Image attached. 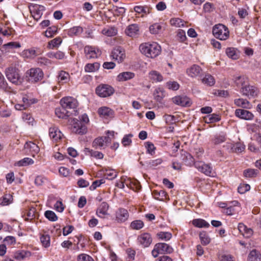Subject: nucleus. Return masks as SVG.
Returning <instances> with one entry per match:
<instances>
[{
	"label": "nucleus",
	"instance_id": "f257e3e1",
	"mask_svg": "<svg viewBox=\"0 0 261 261\" xmlns=\"http://www.w3.org/2000/svg\"><path fill=\"white\" fill-rule=\"evenodd\" d=\"M141 52L148 58H154L158 56L161 51V47L156 42L145 43L139 46Z\"/></svg>",
	"mask_w": 261,
	"mask_h": 261
},
{
	"label": "nucleus",
	"instance_id": "f03ea898",
	"mask_svg": "<svg viewBox=\"0 0 261 261\" xmlns=\"http://www.w3.org/2000/svg\"><path fill=\"white\" fill-rule=\"evenodd\" d=\"M173 252V248L169 244L165 243L156 244L151 251L153 257H157L160 254H170Z\"/></svg>",
	"mask_w": 261,
	"mask_h": 261
},
{
	"label": "nucleus",
	"instance_id": "7ed1b4c3",
	"mask_svg": "<svg viewBox=\"0 0 261 261\" xmlns=\"http://www.w3.org/2000/svg\"><path fill=\"white\" fill-rule=\"evenodd\" d=\"M213 34L217 39L226 40L229 36L228 28L222 24H216L213 29Z\"/></svg>",
	"mask_w": 261,
	"mask_h": 261
},
{
	"label": "nucleus",
	"instance_id": "20e7f679",
	"mask_svg": "<svg viewBox=\"0 0 261 261\" xmlns=\"http://www.w3.org/2000/svg\"><path fill=\"white\" fill-rule=\"evenodd\" d=\"M68 121L71 125L72 132L80 135L86 133L87 128L85 124L75 118H69Z\"/></svg>",
	"mask_w": 261,
	"mask_h": 261
},
{
	"label": "nucleus",
	"instance_id": "39448f33",
	"mask_svg": "<svg viewBox=\"0 0 261 261\" xmlns=\"http://www.w3.org/2000/svg\"><path fill=\"white\" fill-rule=\"evenodd\" d=\"M239 91L243 96H247L249 98L255 97L258 93L257 88L249 85V83L241 87Z\"/></svg>",
	"mask_w": 261,
	"mask_h": 261
},
{
	"label": "nucleus",
	"instance_id": "423d86ee",
	"mask_svg": "<svg viewBox=\"0 0 261 261\" xmlns=\"http://www.w3.org/2000/svg\"><path fill=\"white\" fill-rule=\"evenodd\" d=\"M114 92L113 88L108 85H100L96 88V93L101 97H107L112 95Z\"/></svg>",
	"mask_w": 261,
	"mask_h": 261
},
{
	"label": "nucleus",
	"instance_id": "0eeeda50",
	"mask_svg": "<svg viewBox=\"0 0 261 261\" xmlns=\"http://www.w3.org/2000/svg\"><path fill=\"white\" fill-rule=\"evenodd\" d=\"M5 74L7 79L12 83L18 84L20 81V75L17 69L9 67L6 69Z\"/></svg>",
	"mask_w": 261,
	"mask_h": 261
},
{
	"label": "nucleus",
	"instance_id": "6e6552de",
	"mask_svg": "<svg viewBox=\"0 0 261 261\" xmlns=\"http://www.w3.org/2000/svg\"><path fill=\"white\" fill-rule=\"evenodd\" d=\"M84 53L88 59H97L101 55V51L98 47L91 45L84 47Z\"/></svg>",
	"mask_w": 261,
	"mask_h": 261
},
{
	"label": "nucleus",
	"instance_id": "1a4fd4ad",
	"mask_svg": "<svg viewBox=\"0 0 261 261\" xmlns=\"http://www.w3.org/2000/svg\"><path fill=\"white\" fill-rule=\"evenodd\" d=\"M60 104L63 109H73L77 107L78 103L76 99L71 96L63 97L60 100Z\"/></svg>",
	"mask_w": 261,
	"mask_h": 261
},
{
	"label": "nucleus",
	"instance_id": "9d476101",
	"mask_svg": "<svg viewBox=\"0 0 261 261\" xmlns=\"http://www.w3.org/2000/svg\"><path fill=\"white\" fill-rule=\"evenodd\" d=\"M29 9L32 16L37 21L41 18L43 12L45 10L43 6L34 4H31L29 5Z\"/></svg>",
	"mask_w": 261,
	"mask_h": 261
},
{
	"label": "nucleus",
	"instance_id": "9b49d317",
	"mask_svg": "<svg viewBox=\"0 0 261 261\" xmlns=\"http://www.w3.org/2000/svg\"><path fill=\"white\" fill-rule=\"evenodd\" d=\"M195 167L198 171L209 176H214V173L213 172V168L209 165L202 162H196L195 163Z\"/></svg>",
	"mask_w": 261,
	"mask_h": 261
},
{
	"label": "nucleus",
	"instance_id": "f8f14e48",
	"mask_svg": "<svg viewBox=\"0 0 261 261\" xmlns=\"http://www.w3.org/2000/svg\"><path fill=\"white\" fill-rule=\"evenodd\" d=\"M27 73L29 75V80L34 82L42 80L43 77V72L39 68H31L27 71Z\"/></svg>",
	"mask_w": 261,
	"mask_h": 261
},
{
	"label": "nucleus",
	"instance_id": "ddd939ff",
	"mask_svg": "<svg viewBox=\"0 0 261 261\" xmlns=\"http://www.w3.org/2000/svg\"><path fill=\"white\" fill-rule=\"evenodd\" d=\"M111 56L113 60L121 63L125 58V50L121 47H116L112 50Z\"/></svg>",
	"mask_w": 261,
	"mask_h": 261
},
{
	"label": "nucleus",
	"instance_id": "4468645a",
	"mask_svg": "<svg viewBox=\"0 0 261 261\" xmlns=\"http://www.w3.org/2000/svg\"><path fill=\"white\" fill-rule=\"evenodd\" d=\"M137 241L143 247L146 248L150 246L152 242V238L149 233L145 232L139 235Z\"/></svg>",
	"mask_w": 261,
	"mask_h": 261
},
{
	"label": "nucleus",
	"instance_id": "2eb2a0df",
	"mask_svg": "<svg viewBox=\"0 0 261 261\" xmlns=\"http://www.w3.org/2000/svg\"><path fill=\"white\" fill-rule=\"evenodd\" d=\"M97 113L100 117L105 118H113L114 115V111L110 108L106 106L98 108Z\"/></svg>",
	"mask_w": 261,
	"mask_h": 261
},
{
	"label": "nucleus",
	"instance_id": "dca6fc26",
	"mask_svg": "<svg viewBox=\"0 0 261 261\" xmlns=\"http://www.w3.org/2000/svg\"><path fill=\"white\" fill-rule=\"evenodd\" d=\"M235 115L237 117L246 120H252L254 117L251 112L244 109H237L235 111Z\"/></svg>",
	"mask_w": 261,
	"mask_h": 261
},
{
	"label": "nucleus",
	"instance_id": "f3484780",
	"mask_svg": "<svg viewBox=\"0 0 261 261\" xmlns=\"http://www.w3.org/2000/svg\"><path fill=\"white\" fill-rule=\"evenodd\" d=\"M24 149L25 150L26 152L31 154L33 156L37 154L40 148L35 143L32 142H27L24 145Z\"/></svg>",
	"mask_w": 261,
	"mask_h": 261
},
{
	"label": "nucleus",
	"instance_id": "a211bd4d",
	"mask_svg": "<svg viewBox=\"0 0 261 261\" xmlns=\"http://www.w3.org/2000/svg\"><path fill=\"white\" fill-rule=\"evenodd\" d=\"M134 10L135 12L142 14V16H146L151 13L152 7L150 5H138L135 6Z\"/></svg>",
	"mask_w": 261,
	"mask_h": 261
},
{
	"label": "nucleus",
	"instance_id": "6ab92c4d",
	"mask_svg": "<svg viewBox=\"0 0 261 261\" xmlns=\"http://www.w3.org/2000/svg\"><path fill=\"white\" fill-rule=\"evenodd\" d=\"M116 220L119 223L126 221L129 217L127 211L124 208H119L116 212Z\"/></svg>",
	"mask_w": 261,
	"mask_h": 261
},
{
	"label": "nucleus",
	"instance_id": "aec40b11",
	"mask_svg": "<svg viewBox=\"0 0 261 261\" xmlns=\"http://www.w3.org/2000/svg\"><path fill=\"white\" fill-rule=\"evenodd\" d=\"M49 136L53 141H58L62 138L63 135L58 127H53L49 129Z\"/></svg>",
	"mask_w": 261,
	"mask_h": 261
},
{
	"label": "nucleus",
	"instance_id": "412c9836",
	"mask_svg": "<svg viewBox=\"0 0 261 261\" xmlns=\"http://www.w3.org/2000/svg\"><path fill=\"white\" fill-rule=\"evenodd\" d=\"M125 34L129 37H135L139 34V27L137 24H132L127 26L125 31Z\"/></svg>",
	"mask_w": 261,
	"mask_h": 261
},
{
	"label": "nucleus",
	"instance_id": "4be33fe9",
	"mask_svg": "<svg viewBox=\"0 0 261 261\" xmlns=\"http://www.w3.org/2000/svg\"><path fill=\"white\" fill-rule=\"evenodd\" d=\"M238 229L241 234L246 238H249L251 237L253 233V231L251 228L247 227L242 223H239Z\"/></svg>",
	"mask_w": 261,
	"mask_h": 261
},
{
	"label": "nucleus",
	"instance_id": "5701e85b",
	"mask_svg": "<svg viewBox=\"0 0 261 261\" xmlns=\"http://www.w3.org/2000/svg\"><path fill=\"white\" fill-rule=\"evenodd\" d=\"M180 160L187 166H192L195 165V162L193 157L188 152L184 151L180 154Z\"/></svg>",
	"mask_w": 261,
	"mask_h": 261
},
{
	"label": "nucleus",
	"instance_id": "b1692460",
	"mask_svg": "<svg viewBox=\"0 0 261 261\" xmlns=\"http://www.w3.org/2000/svg\"><path fill=\"white\" fill-rule=\"evenodd\" d=\"M173 102L177 105L189 106L191 104L190 99L187 96H177L172 98Z\"/></svg>",
	"mask_w": 261,
	"mask_h": 261
},
{
	"label": "nucleus",
	"instance_id": "393cba45",
	"mask_svg": "<svg viewBox=\"0 0 261 261\" xmlns=\"http://www.w3.org/2000/svg\"><path fill=\"white\" fill-rule=\"evenodd\" d=\"M165 96L166 92L165 90L160 87L156 88L153 93V99L156 102H161Z\"/></svg>",
	"mask_w": 261,
	"mask_h": 261
},
{
	"label": "nucleus",
	"instance_id": "a878e982",
	"mask_svg": "<svg viewBox=\"0 0 261 261\" xmlns=\"http://www.w3.org/2000/svg\"><path fill=\"white\" fill-rule=\"evenodd\" d=\"M109 208V204L106 202H102L96 210V215L99 218H104L105 216L108 215Z\"/></svg>",
	"mask_w": 261,
	"mask_h": 261
},
{
	"label": "nucleus",
	"instance_id": "bb28decb",
	"mask_svg": "<svg viewBox=\"0 0 261 261\" xmlns=\"http://www.w3.org/2000/svg\"><path fill=\"white\" fill-rule=\"evenodd\" d=\"M202 72V69L197 65H193L187 70L188 75L192 77L199 76Z\"/></svg>",
	"mask_w": 261,
	"mask_h": 261
},
{
	"label": "nucleus",
	"instance_id": "cd10ccee",
	"mask_svg": "<svg viewBox=\"0 0 261 261\" xmlns=\"http://www.w3.org/2000/svg\"><path fill=\"white\" fill-rule=\"evenodd\" d=\"M226 135L224 133L221 132L214 135L211 139V141L214 145H218L226 141Z\"/></svg>",
	"mask_w": 261,
	"mask_h": 261
},
{
	"label": "nucleus",
	"instance_id": "c85d7f7f",
	"mask_svg": "<svg viewBox=\"0 0 261 261\" xmlns=\"http://www.w3.org/2000/svg\"><path fill=\"white\" fill-rule=\"evenodd\" d=\"M225 53L227 57L232 60H237L240 57L239 50L234 47H227L226 49Z\"/></svg>",
	"mask_w": 261,
	"mask_h": 261
},
{
	"label": "nucleus",
	"instance_id": "c756f323",
	"mask_svg": "<svg viewBox=\"0 0 261 261\" xmlns=\"http://www.w3.org/2000/svg\"><path fill=\"white\" fill-rule=\"evenodd\" d=\"M31 256V252L29 251L21 250L16 251L14 253V257L18 260H22L25 258Z\"/></svg>",
	"mask_w": 261,
	"mask_h": 261
},
{
	"label": "nucleus",
	"instance_id": "7c9ffc66",
	"mask_svg": "<svg viewBox=\"0 0 261 261\" xmlns=\"http://www.w3.org/2000/svg\"><path fill=\"white\" fill-rule=\"evenodd\" d=\"M234 103L238 107H242L244 109H251L252 105L247 99L244 98H237L234 100Z\"/></svg>",
	"mask_w": 261,
	"mask_h": 261
},
{
	"label": "nucleus",
	"instance_id": "2f4dec72",
	"mask_svg": "<svg viewBox=\"0 0 261 261\" xmlns=\"http://www.w3.org/2000/svg\"><path fill=\"white\" fill-rule=\"evenodd\" d=\"M234 83L236 86L241 88L248 83V79L244 75L236 76L233 78Z\"/></svg>",
	"mask_w": 261,
	"mask_h": 261
},
{
	"label": "nucleus",
	"instance_id": "473e14b6",
	"mask_svg": "<svg viewBox=\"0 0 261 261\" xmlns=\"http://www.w3.org/2000/svg\"><path fill=\"white\" fill-rule=\"evenodd\" d=\"M108 143L106 142L105 137H100L96 138L93 142L92 145L96 148H105Z\"/></svg>",
	"mask_w": 261,
	"mask_h": 261
},
{
	"label": "nucleus",
	"instance_id": "72a5a7b5",
	"mask_svg": "<svg viewBox=\"0 0 261 261\" xmlns=\"http://www.w3.org/2000/svg\"><path fill=\"white\" fill-rule=\"evenodd\" d=\"M149 78L153 82L158 83L163 81L162 74L156 70H151L148 74Z\"/></svg>",
	"mask_w": 261,
	"mask_h": 261
},
{
	"label": "nucleus",
	"instance_id": "f704fd0d",
	"mask_svg": "<svg viewBox=\"0 0 261 261\" xmlns=\"http://www.w3.org/2000/svg\"><path fill=\"white\" fill-rule=\"evenodd\" d=\"M135 76L134 73L131 72H123L119 73L117 76V80L123 82L133 79Z\"/></svg>",
	"mask_w": 261,
	"mask_h": 261
},
{
	"label": "nucleus",
	"instance_id": "c9c22d12",
	"mask_svg": "<svg viewBox=\"0 0 261 261\" xmlns=\"http://www.w3.org/2000/svg\"><path fill=\"white\" fill-rule=\"evenodd\" d=\"M170 24L176 28H184L186 27L187 22L179 18H172L170 20Z\"/></svg>",
	"mask_w": 261,
	"mask_h": 261
},
{
	"label": "nucleus",
	"instance_id": "e433bc0d",
	"mask_svg": "<svg viewBox=\"0 0 261 261\" xmlns=\"http://www.w3.org/2000/svg\"><path fill=\"white\" fill-rule=\"evenodd\" d=\"M21 56L24 58L33 59L37 56L36 50L34 48L24 49L22 51Z\"/></svg>",
	"mask_w": 261,
	"mask_h": 261
},
{
	"label": "nucleus",
	"instance_id": "4c0bfd02",
	"mask_svg": "<svg viewBox=\"0 0 261 261\" xmlns=\"http://www.w3.org/2000/svg\"><path fill=\"white\" fill-rule=\"evenodd\" d=\"M192 224L198 228H208L210 225L207 222L202 219L193 220Z\"/></svg>",
	"mask_w": 261,
	"mask_h": 261
},
{
	"label": "nucleus",
	"instance_id": "58836bf2",
	"mask_svg": "<svg viewBox=\"0 0 261 261\" xmlns=\"http://www.w3.org/2000/svg\"><path fill=\"white\" fill-rule=\"evenodd\" d=\"M203 119L205 123H212L219 121L221 119V118L218 114H212L205 116Z\"/></svg>",
	"mask_w": 261,
	"mask_h": 261
},
{
	"label": "nucleus",
	"instance_id": "ea45409f",
	"mask_svg": "<svg viewBox=\"0 0 261 261\" xmlns=\"http://www.w3.org/2000/svg\"><path fill=\"white\" fill-rule=\"evenodd\" d=\"M100 67V64L98 62L87 64L84 69L86 72H94L97 71Z\"/></svg>",
	"mask_w": 261,
	"mask_h": 261
},
{
	"label": "nucleus",
	"instance_id": "a19ab883",
	"mask_svg": "<svg viewBox=\"0 0 261 261\" xmlns=\"http://www.w3.org/2000/svg\"><path fill=\"white\" fill-rule=\"evenodd\" d=\"M62 42V39L61 37H57L48 42L47 48L52 49L56 47H58Z\"/></svg>",
	"mask_w": 261,
	"mask_h": 261
},
{
	"label": "nucleus",
	"instance_id": "79ce46f5",
	"mask_svg": "<svg viewBox=\"0 0 261 261\" xmlns=\"http://www.w3.org/2000/svg\"><path fill=\"white\" fill-rule=\"evenodd\" d=\"M83 29L82 27L80 26L73 27L67 31V34L68 36L72 37L73 36H77L83 33Z\"/></svg>",
	"mask_w": 261,
	"mask_h": 261
},
{
	"label": "nucleus",
	"instance_id": "37998d69",
	"mask_svg": "<svg viewBox=\"0 0 261 261\" xmlns=\"http://www.w3.org/2000/svg\"><path fill=\"white\" fill-rule=\"evenodd\" d=\"M261 259L260 253L256 250H252L248 256V261H260Z\"/></svg>",
	"mask_w": 261,
	"mask_h": 261
},
{
	"label": "nucleus",
	"instance_id": "c03bdc74",
	"mask_svg": "<svg viewBox=\"0 0 261 261\" xmlns=\"http://www.w3.org/2000/svg\"><path fill=\"white\" fill-rule=\"evenodd\" d=\"M48 58L50 59H56L58 60L63 59L65 57V54L63 51L58 50L56 52L51 51L47 54Z\"/></svg>",
	"mask_w": 261,
	"mask_h": 261
},
{
	"label": "nucleus",
	"instance_id": "a18cd8bd",
	"mask_svg": "<svg viewBox=\"0 0 261 261\" xmlns=\"http://www.w3.org/2000/svg\"><path fill=\"white\" fill-rule=\"evenodd\" d=\"M58 79L60 83H66L69 80V74L65 71H61L59 73Z\"/></svg>",
	"mask_w": 261,
	"mask_h": 261
},
{
	"label": "nucleus",
	"instance_id": "49530a36",
	"mask_svg": "<svg viewBox=\"0 0 261 261\" xmlns=\"http://www.w3.org/2000/svg\"><path fill=\"white\" fill-rule=\"evenodd\" d=\"M162 23H154L149 27V31L152 34H158L161 32Z\"/></svg>",
	"mask_w": 261,
	"mask_h": 261
},
{
	"label": "nucleus",
	"instance_id": "de8ad7c7",
	"mask_svg": "<svg viewBox=\"0 0 261 261\" xmlns=\"http://www.w3.org/2000/svg\"><path fill=\"white\" fill-rule=\"evenodd\" d=\"M12 196L10 194H5L0 198V204L6 206L12 202Z\"/></svg>",
	"mask_w": 261,
	"mask_h": 261
},
{
	"label": "nucleus",
	"instance_id": "09e8293b",
	"mask_svg": "<svg viewBox=\"0 0 261 261\" xmlns=\"http://www.w3.org/2000/svg\"><path fill=\"white\" fill-rule=\"evenodd\" d=\"M20 47L21 44L18 42H10L3 45V48L7 51H9L11 49L18 48Z\"/></svg>",
	"mask_w": 261,
	"mask_h": 261
},
{
	"label": "nucleus",
	"instance_id": "8fccbe9b",
	"mask_svg": "<svg viewBox=\"0 0 261 261\" xmlns=\"http://www.w3.org/2000/svg\"><path fill=\"white\" fill-rule=\"evenodd\" d=\"M156 236L160 240H163L165 241H168L170 240L172 237V233L168 231L159 232L156 234Z\"/></svg>",
	"mask_w": 261,
	"mask_h": 261
},
{
	"label": "nucleus",
	"instance_id": "3c124183",
	"mask_svg": "<svg viewBox=\"0 0 261 261\" xmlns=\"http://www.w3.org/2000/svg\"><path fill=\"white\" fill-rule=\"evenodd\" d=\"M34 161L30 158H24L22 160L17 162L15 165L19 167L26 166L34 164Z\"/></svg>",
	"mask_w": 261,
	"mask_h": 261
},
{
	"label": "nucleus",
	"instance_id": "603ef678",
	"mask_svg": "<svg viewBox=\"0 0 261 261\" xmlns=\"http://www.w3.org/2000/svg\"><path fill=\"white\" fill-rule=\"evenodd\" d=\"M245 149V145L241 142H237L231 147V150L233 152L241 153Z\"/></svg>",
	"mask_w": 261,
	"mask_h": 261
},
{
	"label": "nucleus",
	"instance_id": "864d4df0",
	"mask_svg": "<svg viewBox=\"0 0 261 261\" xmlns=\"http://www.w3.org/2000/svg\"><path fill=\"white\" fill-rule=\"evenodd\" d=\"M102 33L106 36L112 37L117 34V30L114 27H109L103 29Z\"/></svg>",
	"mask_w": 261,
	"mask_h": 261
},
{
	"label": "nucleus",
	"instance_id": "5fc2aeb1",
	"mask_svg": "<svg viewBox=\"0 0 261 261\" xmlns=\"http://www.w3.org/2000/svg\"><path fill=\"white\" fill-rule=\"evenodd\" d=\"M202 82L207 86H212L215 84V80L213 76L207 74L202 79Z\"/></svg>",
	"mask_w": 261,
	"mask_h": 261
},
{
	"label": "nucleus",
	"instance_id": "6e6d98bb",
	"mask_svg": "<svg viewBox=\"0 0 261 261\" xmlns=\"http://www.w3.org/2000/svg\"><path fill=\"white\" fill-rule=\"evenodd\" d=\"M130 183V180L128 178L126 177H123L120 180L117 181L116 186L120 189H123L125 187V185L128 187L129 184Z\"/></svg>",
	"mask_w": 261,
	"mask_h": 261
},
{
	"label": "nucleus",
	"instance_id": "4d7b16f0",
	"mask_svg": "<svg viewBox=\"0 0 261 261\" xmlns=\"http://www.w3.org/2000/svg\"><path fill=\"white\" fill-rule=\"evenodd\" d=\"M55 114L56 116L62 119L66 118L68 116V112L66 111V109H63V107L57 108L55 109Z\"/></svg>",
	"mask_w": 261,
	"mask_h": 261
},
{
	"label": "nucleus",
	"instance_id": "13d9d810",
	"mask_svg": "<svg viewBox=\"0 0 261 261\" xmlns=\"http://www.w3.org/2000/svg\"><path fill=\"white\" fill-rule=\"evenodd\" d=\"M57 27L53 25L47 28L46 31L44 32V35L47 38H51L57 34Z\"/></svg>",
	"mask_w": 261,
	"mask_h": 261
},
{
	"label": "nucleus",
	"instance_id": "bf43d9fd",
	"mask_svg": "<svg viewBox=\"0 0 261 261\" xmlns=\"http://www.w3.org/2000/svg\"><path fill=\"white\" fill-rule=\"evenodd\" d=\"M153 196L155 199L160 201H163L164 199L166 197V193L164 190L156 191L155 190L153 192Z\"/></svg>",
	"mask_w": 261,
	"mask_h": 261
},
{
	"label": "nucleus",
	"instance_id": "052dcab7",
	"mask_svg": "<svg viewBox=\"0 0 261 261\" xmlns=\"http://www.w3.org/2000/svg\"><path fill=\"white\" fill-rule=\"evenodd\" d=\"M144 226L143 222L140 220H134L131 222L130 225L131 228L135 230L141 229Z\"/></svg>",
	"mask_w": 261,
	"mask_h": 261
},
{
	"label": "nucleus",
	"instance_id": "680f3d73",
	"mask_svg": "<svg viewBox=\"0 0 261 261\" xmlns=\"http://www.w3.org/2000/svg\"><path fill=\"white\" fill-rule=\"evenodd\" d=\"M85 150L91 156L94 157L96 159H102L103 158V153L100 151H94L87 148H85Z\"/></svg>",
	"mask_w": 261,
	"mask_h": 261
},
{
	"label": "nucleus",
	"instance_id": "e2e57ef3",
	"mask_svg": "<svg viewBox=\"0 0 261 261\" xmlns=\"http://www.w3.org/2000/svg\"><path fill=\"white\" fill-rule=\"evenodd\" d=\"M45 217L50 221H56L58 220V217L56 214L52 211H46L44 213Z\"/></svg>",
	"mask_w": 261,
	"mask_h": 261
},
{
	"label": "nucleus",
	"instance_id": "0e129e2a",
	"mask_svg": "<svg viewBox=\"0 0 261 261\" xmlns=\"http://www.w3.org/2000/svg\"><path fill=\"white\" fill-rule=\"evenodd\" d=\"M105 176L107 179L112 180L117 177V174L113 169H106Z\"/></svg>",
	"mask_w": 261,
	"mask_h": 261
},
{
	"label": "nucleus",
	"instance_id": "69168bd1",
	"mask_svg": "<svg viewBox=\"0 0 261 261\" xmlns=\"http://www.w3.org/2000/svg\"><path fill=\"white\" fill-rule=\"evenodd\" d=\"M133 137V135L132 134L124 135L121 141L122 145L124 146H127L130 145L132 142V138Z\"/></svg>",
	"mask_w": 261,
	"mask_h": 261
},
{
	"label": "nucleus",
	"instance_id": "338daca9",
	"mask_svg": "<svg viewBox=\"0 0 261 261\" xmlns=\"http://www.w3.org/2000/svg\"><path fill=\"white\" fill-rule=\"evenodd\" d=\"M40 239L43 246L45 248H47L50 246V237L48 235H42Z\"/></svg>",
	"mask_w": 261,
	"mask_h": 261
},
{
	"label": "nucleus",
	"instance_id": "774afa93",
	"mask_svg": "<svg viewBox=\"0 0 261 261\" xmlns=\"http://www.w3.org/2000/svg\"><path fill=\"white\" fill-rule=\"evenodd\" d=\"M257 173V170L254 169H248L244 171V175L246 177H255Z\"/></svg>",
	"mask_w": 261,
	"mask_h": 261
}]
</instances>
